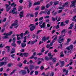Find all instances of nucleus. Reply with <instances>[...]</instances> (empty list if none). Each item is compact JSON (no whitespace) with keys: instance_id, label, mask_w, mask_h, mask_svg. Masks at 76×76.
<instances>
[{"instance_id":"obj_20","label":"nucleus","mask_w":76,"mask_h":76,"mask_svg":"<svg viewBox=\"0 0 76 76\" xmlns=\"http://www.w3.org/2000/svg\"><path fill=\"white\" fill-rule=\"evenodd\" d=\"M35 66L34 65H31L30 67V69L31 70H32V69H34Z\"/></svg>"},{"instance_id":"obj_55","label":"nucleus","mask_w":76,"mask_h":76,"mask_svg":"<svg viewBox=\"0 0 76 76\" xmlns=\"http://www.w3.org/2000/svg\"><path fill=\"white\" fill-rule=\"evenodd\" d=\"M76 18V15L74 16L73 18L72 19V20L74 21V19H75Z\"/></svg>"},{"instance_id":"obj_11","label":"nucleus","mask_w":76,"mask_h":76,"mask_svg":"<svg viewBox=\"0 0 76 76\" xmlns=\"http://www.w3.org/2000/svg\"><path fill=\"white\" fill-rule=\"evenodd\" d=\"M63 72L64 73H65L66 74H65V75H66V76H67V74H68V72H69V71L67 70H66V69H63Z\"/></svg>"},{"instance_id":"obj_4","label":"nucleus","mask_w":76,"mask_h":76,"mask_svg":"<svg viewBox=\"0 0 76 76\" xmlns=\"http://www.w3.org/2000/svg\"><path fill=\"white\" fill-rule=\"evenodd\" d=\"M30 28V31L32 32L33 31H34L35 29V26H34L33 25V24H30L29 26V27H31Z\"/></svg>"},{"instance_id":"obj_3","label":"nucleus","mask_w":76,"mask_h":76,"mask_svg":"<svg viewBox=\"0 0 76 76\" xmlns=\"http://www.w3.org/2000/svg\"><path fill=\"white\" fill-rule=\"evenodd\" d=\"M12 33L13 32H12V31H11L10 32V33L8 34H7L5 36H4L2 37L3 39H6V38H9L8 36L12 34Z\"/></svg>"},{"instance_id":"obj_31","label":"nucleus","mask_w":76,"mask_h":76,"mask_svg":"<svg viewBox=\"0 0 76 76\" xmlns=\"http://www.w3.org/2000/svg\"><path fill=\"white\" fill-rule=\"evenodd\" d=\"M53 28H56V29H58L60 28V26L58 25H57L56 26H54Z\"/></svg>"},{"instance_id":"obj_39","label":"nucleus","mask_w":76,"mask_h":76,"mask_svg":"<svg viewBox=\"0 0 76 76\" xmlns=\"http://www.w3.org/2000/svg\"><path fill=\"white\" fill-rule=\"evenodd\" d=\"M45 60H46L47 61H48V60H49V58H48V56L45 57Z\"/></svg>"},{"instance_id":"obj_57","label":"nucleus","mask_w":76,"mask_h":76,"mask_svg":"<svg viewBox=\"0 0 76 76\" xmlns=\"http://www.w3.org/2000/svg\"><path fill=\"white\" fill-rule=\"evenodd\" d=\"M41 31H42V30H40L38 31L37 32V34H38L39 33V32H41Z\"/></svg>"},{"instance_id":"obj_18","label":"nucleus","mask_w":76,"mask_h":76,"mask_svg":"<svg viewBox=\"0 0 76 76\" xmlns=\"http://www.w3.org/2000/svg\"><path fill=\"white\" fill-rule=\"evenodd\" d=\"M21 47L22 48H24L25 47L26 45V43H22L21 44Z\"/></svg>"},{"instance_id":"obj_58","label":"nucleus","mask_w":76,"mask_h":76,"mask_svg":"<svg viewBox=\"0 0 76 76\" xmlns=\"http://www.w3.org/2000/svg\"><path fill=\"white\" fill-rule=\"evenodd\" d=\"M50 10H49V11H48V12H47V15H50Z\"/></svg>"},{"instance_id":"obj_62","label":"nucleus","mask_w":76,"mask_h":76,"mask_svg":"<svg viewBox=\"0 0 76 76\" xmlns=\"http://www.w3.org/2000/svg\"><path fill=\"white\" fill-rule=\"evenodd\" d=\"M23 35H24V34H23V33H21L20 34V36L21 37H22L23 36Z\"/></svg>"},{"instance_id":"obj_26","label":"nucleus","mask_w":76,"mask_h":76,"mask_svg":"<svg viewBox=\"0 0 76 76\" xmlns=\"http://www.w3.org/2000/svg\"><path fill=\"white\" fill-rule=\"evenodd\" d=\"M25 69H26L27 70L28 72V73H29V69H28V67L27 66H26L25 67Z\"/></svg>"},{"instance_id":"obj_6","label":"nucleus","mask_w":76,"mask_h":76,"mask_svg":"<svg viewBox=\"0 0 76 76\" xmlns=\"http://www.w3.org/2000/svg\"><path fill=\"white\" fill-rule=\"evenodd\" d=\"M76 3V1H73L71 2L72 4L70 5V7H72L73 6H74V7H75V4Z\"/></svg>"},{"instance_id":"obj_15","label":"nucleus","mask_w":76,"mask_h":76,"mask_svg":"<svg viewBox=\"0 0 76 76\" xmlns=\"http://www.w3.org/2000/svg\"><path fill=\"white\" fill-rule=\"evenodd\" d=\"M15 49L14 48H12V50H11V54H14L15 53Z\"/></svg>"},{"instance_id":"obj_8","label":"nucleus","mask_w":76,"mask_h":76,"mask_svg":"<svg viewBox=\"0 0 76 76\" xmlns=\"http://www.w3.org/2000/svg\"><path fill=\"white\" fill-rule=\"evenodd\" d=\"M61 37L60 36L59 37V39H58V41L59 43V44H61V42L60 41H61V42H63V41H64V39H61Z\"/></svg>"},{"instance_id":"obj_60","label":"nucleus","mask_w":76,"mask_h":76,"mask_svg":"<svg viewBox=\"0 0 76 76\" xmlns=\"http://www.w3.org/2000/svg\"><path fill=\"white\" fill-rule=\"evenodd\" d=\"M49 18V15H47L46 16L44 17V18H45V19H47V18Z\"/></svg>"},{"instance_id":"obj_10","label":"nucleus","mask_w":76,"mask_h":76,"mask_svg":"<svg viewBox=\"0 0 76 76\" xmlns=\"http://www.w3.org/2000/svg\"><path fill=\"white\" fill-rule=\"evenodd\" d=\"M52 38H54L53 40H52V42L53 43H54L55 42V41H54V40H56V39H57V36H54L52 37Z\"/></svg>"},{"instance_id":"obj_28","label":"nucleus","mask_w":76,"mask_h":76,"mask_svg":"<svg viewBox=\"0 0 76 76\" xmlns=\"http://www.w3.org/2000/svg\"><path fill=\"white\" fill-rule=\"evenodd\" d=\"M36 42H37V40H36L35 41H32L30 43L31 44H34V43H35Z\"/></svg>"},{"instance_id":"obj_36","label":"nucleus","mask_w":76,"mask_h":76,"mask_svg":"<svg viewBox=\"0 0 76 76\" xmlns=\"http://www.w3.org/2000/svg\"><path fill=\"white\" fill-rule=\"evenodd\" d=\"M60 54V56L61 57H64V54H63V53L62 52H61Z\"/></svg>"},{"instance_id":"obj_33","label":"nucleus","mask_w":76,"mask_h":76,"mask_svg":"<svg viewBox=\"0 0 76 76\" xmlns=\"http://www.w3.org/2000/svg\"><path fill=\"white\" fill-rule=\"evenodd\" d=\"M22 64L21 63H19L18 64L19 67H21L22 66Z\"/></svg>"},{"instance_id":"obj_12","label":"nucleus","mask_w":76,"mask_h":76,"mask_svg":"<svg viewBox=\"0 0 76 76\" xmlns=\"http://www.w3.org/2000/svg\"><path fill=\"white\" fill-rule=\"evenodd\" d=\"M65 31H66V29H64L61 32V35L62 37H64L65 35L64 34V35H63V33H65L66 32Z\"/></svg>"},{"instance_id":"obj_32","label":"nucleus","mask_w":76,"mask_h":76,"mask_svg":"<svg viewBox=\"0 0 76 76\" xmlns=\"http://www.w3.org/2000/svg\"><path fill=\"white\" fill-rule=\"evenodd\" d=\"M22 7L20 6L18 8V11H20V10H22Z\"/></svg>"},{"instance_id":"obj_48","label":"nucleus","mask_w":76,"mask_h":76,"mask_svg":"<svg viewBox=\"0 0 76 76\" xmlns=\"http://www.w3.org/2000/svg\"><path fill=\"white\" fill-rule=\"evenodd\" d=\"M15 70H16L15 69L14 70L13 72H11L10 73V75H12V74H13V73H15Z\"/></svg>"},{"instance_id":"obj_42","label":"nucleus","mask_w":76,"mask_h":76,"mask_svg":"<svg viewBox=\"0 0 76 76\" xmlns=\"http://www.w3.org/2000/svg\"><path fill=\"white\" fill-rule=\"evenodd\" d=\"M45 48H43L42 49V50L41 51V53H43V52H44V51H45Z\"/></svg>"},{"instance_id":"obj_30","label":"nucleus","mask_w":76,"mask_h":76,"mask_svg":"<svg viewBox=\"0 0 76 76\" xmlns=\"http://www.w3.org/2000/svg\"><path fill=\"white\" fill-rule=\"evenodd\" d=\"M59 3V2L58 1H56L54 2V5H57V4H58Z\"/></svg>"},{"instance_id":"obj_25","label":"nucleus","mask_w":76,"mask_h":76,"mask_svg":"<svg viewBox=\"0 0 76 76\" xmlns=\"http://www.w3.org/2000/svg\"><path fill=\"white\" fill-rule=\"evenodd\" d=\"M54 12H55V11L53 10L52 12V14H53V15H54H54H57V12H55L54 13Z\"/></svg>"},{"instance_id":"obj_9","label":"nucleus","mask_w":76,"mask_h":76,"mask_svg":"<svg viewBox=\"0 0 76 76\" xmlns=\"http://www.w3.org/2000/svg\"><path fill=\"white\" fill-rule=\"evenodd\" d=\"M20 18H22L23 17V11H21L20 13L19 14Z\"/></svg>"},{"instance_id":"obj_5","label":"nucleus","mask_w":76,"mask_h":76,"mask_svg":"<svg viewBox=\"0 0 76 76\" xmlns=\"http://www.w3.org/2000/svg\"><path fill=\"white\" fill-rule=\"evenodd\" d=\"M16 8L14 7L12 8V10L11 11V13H12V14H16L18 12L16 11Z\"/></svg>"},{"instance_id":"obj_56","label":"nucleus","mask_w":76,"mask_h":76,"mask_svg":"<svg viewBox=\"0 0 76 76\" xmlns=\"http://www.w3.org/2000/svg\"><path fill=\"white\" fill-rule=\"evenodd\" d=\"M43 19V17H41L39 19V20H42Z\"/></svg>"},{"instance_id":"obj_19","label":"nucleus","mask_w":76,"mask_h":76,"mask_svg":"<svg viewBox=\"0 0 76 76\" xmlns=\"http://www.w3.org/2000/svg\"><path fill=\"white\" fill-rule=\"evenodd\" d=\"M39 4H40V2H35L34 3V6H36V5H39Z\"/></svg>"},{"instance_id":"obj_37","label":"nucleus","mask_w":76,"mask_h":76,"mask_svg":"<svg viewBox=\"0 0 76 76\" xmlns=\"http://www.w3.org/2000/svg\"><path fill=\"white\" fill-rule=\"evenodd\" d=\"M15 54H12L10 56V57L12 58H15Z\"/></svg>"},{"instance_id":"obj_54","label":"nucleus","mask_w":76,"mask_h":76,"mask_svg":"<svg viewBox=\"0 0 76 76\" xmlns=\"http://www.w3.org/2000/svg\"><path fill=\"white\" fill-rule=\"evenodd\" d=\"M48 56H49V57H51V53H48Z\"/></svg>"},{"instance_id":"obj_43","label":"nucleus","mask_w":76,"mask_h":76,"mask_svg":"<svg viewBox=\"0 0 76 76\" xmlns=\"http://www.w3.org/2000/svg\"><path fill=\"white\" fill-rule=\"evenodd\" d=\"M39 9V6H38L35 9V10H38Z\"/></svg>"},{"instance_id":"obj_61","label":"nucleus","mask_w":76,"mask_h":76,"mask_svg":"<svg viewBox=\"0 0 76 76\" xmlns=\"http://www.w3.org/2000/svg\"><path fill=\"white\" fill-rule=\"evenodd\" d=\"M24 51H25V50L23 49H22L21 50H20V52H24Z\"/></svg>"},{"instance_id":"obj_38","label":"nucleus","mask_w":76,"mask_h":76,"mask_svg":"<svg viewBox=\"0 0 76 76\" xmlns=\"http://www.w3.org/2000/svg\"><path fill=\"white\" fill-rule=\"evenodd\" d=\"M16 42V38L14 37L12 39V42L15 43Z\"/></svg>"},{"instance_id":"obj_46","label":"nucleus","mask_w":76,"mask_h":76,"mask_svg":"<svg viewBox=\"0 0 76 76\" xmlns=\"http://www.w3.org/2000/svg\"><path fill=\"white\" fill-rule=\"evenodd\" d=\"M50 5L48 4L47 5H46V8H48L49 7H50Z\"/></svg>"},{"instance_id":"obj_24","label":"nucleus","mask_w":76,"mask_h":76,"mask_svg":"<svg viewBox=\"0 0 76 76\" xmlns=\"http://www.w3.org/2000/svg\"><path fill=\"white\" fill-rule=\"evenodd\" d=\"M52 59V61H53V63H55V62L56 61V60H57V59L56 58H53Z\"/></svg>"},{"instance_id":"obj_45","label":"nucleus","mask_w":76,"mask_h":76,"mask_svg":"<svg viewBox=\"0 0 76 76\" xmlns=\"http://www.w3.org/2000/svg\"><path fill=\"white\" fill-rule=\"evenodd\" d=\"M70 41H71V39H67V43H68L69 42H70Z\"/></svg>"},{"instance_id":"obj_59","label":"nucleus","mask_w":76,"mask_h":76,"mask_svg":"<svg viewBox=\"0 0 76 76\" xmlns=\"http://www.w3.org/2000/svg\"><path fill=\"white\" fill-rule=\"evenodd\" d=\"M62 12V10H59L58 11V13H61Z\"/></svg>"},{"instance_id":"obj_40","label":"nucleus","mask_w":76,"mask_h":76,"mask_svg":"<svg viewBox=\"0 0 76 76\" xmlns=\"http://www.w3.org/2000/svg\"><path fill=\"white\" fill-rule=\"evenodd\" d=\"M38 12H36L34 13V15H35V17H37V15H38Z\"/></svg>"},{"instance_id":"obj_50","label":"nucleus","mask_w":76,"mask_h":76,"mask_svg":"<svg viewBox=\"0 0 76 76\" xmlns=\"http://www.w3.org/2000/svg\"><path fill=\"white\" fill-rule=\"evenodd\" d=\"M68 33L69 35H71V34L72 33V31L70 30L68 31Z\"/></svg>"},{"instance_id":"obj_1","label":"nucleus","mask_w":76,"mask_h":76,"mask_svg":"<svg viewBox=\"0 0 76 76\" xmlns=\"http://www.w3.org/2000/svg\"><path fill=\"white\" fill-rule=\"evenodd\" d=\"M13 26H16L14 27L15 28H17L19 26V25H18V20H16L14 22V23H12V26L10 27V29H12L13 28Z\"/></svg>"},{"instance_id":"obj_27","label":"nucleus","mask_w":76,"mask_h":76,"mask_svg":"<svg viewBox=\"0 0 76 76\" xmlns=\"http://www.w3.org/2000/svg\"><path fill=\"white\" fill-rule=\"evenodd\" d=\"M29 31H28L27 30L26 31H25V33L24 34V36H25V35H26V34H29Z\"/></svg>"},{"instance_id":"obj_13","label":"nucleus","mask_w":76,"mask_h":76,"mask_svg":"<svg viewBox=\"0 0 76 76\" xmlns=\"http://www.w3.org/2000/svg\"><path fill=\"white\" fill-rule=\"evenodd\" d=\"M68 4H69V2H66L62 6L63 7H68L69 6Z\"/></svg>"},{"instance_id":"obj_51","label":"nucleus","mask_w":76,"mask_h":76,"mask_svg":"<svg viewBox=\"0 0 76 76\" xmlns=\"http://www.w3.org/2000/svg\"><path fill=\"white\" fill-rule=\"evenodd\" d=\"M52 20L53 21V22H54L55 21V18H54L53 17H52Z\"/></svg>"},{"instance_id":"obj_16","label":"nucleus","mask_w":76,"mask_h":76,"mask_svg":"<svg viewBox=\"0 0 76 76\" xmlns=\"http://www.w3.org/2000/svg\"><path fill=\"white\" fill-rule=\"evenodd\" d=\"M45 27V22L43 23L42 24V26H40V28H44Z\"/></svg>"},{"instance_id":"obj_7","label":"nucleus","mask_w":76,"mask_h":76,"mask_svg":"<svg viewBox=\"0 0 76 76\" xmlns=\"http://www.w3.org/2000/svg\"><path fill=\"white\" fill-rule=\"evenodd\" d=\"M6 6L7 7L6 8V10H7V12H9V11L10 10L11 8V7H9V5L7 4H6Z\"/></svg>"},{"instance_id":"obj_22","label":"nucleus","mask_w":76,"mask_h":76,"mask_svg":"<svg viewBox=\"0 0 76 76\" xmlns=\"http://www.w3.org/2000/svg\"><path fill=\"white\" fill-rule=\"evenodd\" d=\"M42 41L45 42V41H46V38L45 37H43L42 38Z\"/></svg>"},{"instance_id":"obj_2","label":"nucleus","mask_w":76,"mask_h":76,"mask_svg":"<svg viewBox=\"0 0 76 76\" xmlns=\"http://www.w3.org/2000/svg\"><path fill=\"white\" fill-rule=\"evenodd\" d=\"M73 48V45H70L69 46L67 47L66 49L69 51L68 53H69L70 51H71Z\"/></svg>"},{"instance_id":"obj_35","label":"nucleus","mask_w":76,"mask_h":76,"mask_svg":"<svg viewBox=\"0 0 76 76\" xmlns=\"http://www.w3.org/2000/svg\"><path fill=\"white\" fill-rule=\"evenodd\" d=\"M43 22V21H41L39 23V26H40V27H41V26H42L41 25H42V23Z\"/></svg>"},{"instance_id":"obj_17","label":"nucleus","mask_w":76,"mask_h":76,"mask_svg":"<svg viewBox=\"0 0 76 76\" xmlns=\"http://www.w3.org/2000/svg\"><path fill=\"white\" fill-rule=\"evenodd\" d=\"M29 2L28 7H31L32 6V2L29 1Z\"/></svg>"},{"instance_id":"obj_44","label":"nucleus","mask_w":76,"mask_h":76,"mask_svg":"<svg viewBox=\"0 0 76 76\" xmlns=\"http://www.w3.org/2000/svg\"><path fill=\"white\" fill-rule=\"evenodd\" d=\"M54 75V72H51V73H50V76H53Z\"/></svg>"},{"instance_id":"obj_64","label":"nucleus","mask_w":76,"mask_h":76,"mask_svg":"<svg viewBox=\"0 0 76 76\" xmlns=\"http://www.w3.org/2000/svg\"><path fill=\"white\" fill-rule=\"evenodd\" d=\"M40 69L41 70H43L44 69V66H41L40 67Z\"/></svg>"},{"instance_id":"obj_29","label":"nucleus","mask_w":76,"mask_h":76,"mask_svg":"<svg viewBox=\"0 0 76 76\" xmlns=\"http://www.w3.org/2000/svg\"><path fill=\"white\" fill-rule=\"evenodd\" d=\"M23 55L26 57L27 56H28V55H29V54L28 53H23Z\"/></svg>"},{"instance_id":"obj_53","label":"nucleus","mask_w":76,"mask_h":76,"mask_svg":"<svg viewBox=\"0 0 76 76\" xmlns=\"http://www.w3.org/2000/svg\"><path fill=\"white\" fill-rule=\"evenodd\" d=\"M17 43L18 44L20 45V43H21V41H18L17 42Z\"/></svg>"},{"instance_id":"obj_14","label":"nucleus","mask_w":76,"mask_h":76,"mask_svg":"<svg viewBox=\"0 0 76 76\" xmlns=\"http://www.w3.org/2000/svg\"><path fill=\"white\" fill-rule=\"evenodd\" d=\"M60 63L61 64L60 67H63V66H64V61H61L60 62Z\"/></svg>"},{"instance_id":"obj_49","label":"nucleus","mask_w":76,"mask_h":76,"mask_svg":"<svg viewBox=\"0 0 76 76\" xmlns=\"http://www.w3.org/2000/svg\"><path fill=\"white\" fill-rule=\"evenodd\" d=\"M34 14H32V13H31L30 15V17H31V18H32V17H34Z\"/></svg>"},{"instance_id":"obj_41","label":"nucleus","mask_w":76,"mask_h":76,"mask_svg":"<svg viewBox=\"0 0 76 76\" xmlns=\"http://www.w3.org/2000/svg\"><path fill=\"white\" fill-rule=\"evenodd\" d=\"M11 45L13 47H16V44L15 43H12Z\"/></svg>"},{"instance_id":"obj_23","label":"nucleus","mask_w":76,"mask_h":76,"mask_svg":"<svg viewBox=\"0 0 76 76\" xmlns=\"http://www.w3.org/2000/svg\"><path fill=\"white\" fill-rule=\"evenodd\" d=\"M64 22H62L61 24L60 25V26H64L65 25H66V24H65L64 23Z\"/></svg>"},{"instance_id":"obj_63","label":"nucleus","mask_w":76,"mask_h":76,"mask_svg":"<svg viewBox=\"0 0 76 76\" xmlns=\"http://www.w3.org/2000/svg\"><path fill=\"white\" fill-rule=\"evenodd\" d=\"M45 9V7L44 6H42V7L41 10H44Z\"/></svg>"},{"instance_id":"obj_52","label":"nucleus","mask_w":76,"mask_h":76,"mask_svg":"<svg viewBox=\"0 0 76 76\" xmlns=\"http://www.w3.org/2000/svg\"><path fill=\"white\" fill-rule=\"evenodd\" d=\"M35 75H38V71H35Z\"/></svg>"},{"instance_id":"obj_34","label":"nucleus","mask_w":76,"mask_h":76,"mask_svg":"<svg viewBox=\"0 0 76 76\" xmlns=\"http://www.w3.org/2000/svg\"><path fill=\"white\" fill-rule=\"evenodd\" d=\"M3 65H4V62H1L0 63V67L1 66H3Z\"/></svg>"},{"instance_id":"obj_21","label":"nucleus","mask_w":76,"mask_h":76,"mask_svg":"<svg viewBox=\"0 0 76 76\" xmlns=\"http://www.w3.org/2000/svg\"><path fill=\"white\" fill-rule=\"evenodd\" d=\"M21 72L22 73L23 75H25V74H26V70H23L21 71Z\"/></svg>"},{"instance_id":"obj_47","label":"nucleus","mask_w":76,"mask_h":76,"mask_svg":"<svg viewBox=\"0 0 76 76\" xmlns=\"http://www.w3.org/2000/svg\"><path fill=\"white\" fill-rule=\"evenodd\" d=\"M23 53H20V55H19V56H20V57H23Z\"/></svg>"}]
</instances>
